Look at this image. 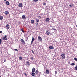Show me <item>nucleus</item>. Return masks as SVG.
<instances>
[{
	"mask_svg": "<svg viewBox=\"0 0 77 77\" xmlns=\"http://www.w3.org/2000/svg\"><path fill=\"white\" fill-rule=\"evenodd\" d=\"M6 27L7 29H9V24H7V25H6Z\"/></svg>",
	"mask_w": 77,
	"mask_h": 77,
	"instance_id": "4468645a",
	"label": "nucleus"
},
{
	"mask_svg": "<svg viewBox=\"0 0 77 77\" xmlns=\"http://www.w3.org/2000/svg\"><path fill=\"white\" fill-rule=\"evenodd\" d=\"M14 50H15V51H18V49H15Z\"/></svg>",
	"mask_w": 77,
	"mask_h": 77,
	"instance_id": "c9c22d12",
	"label": "nucleus"
},
{
	"mask_svg": "<svg viewBox=\"0 0 77 77\" xmlns=\"http://www.w3.org/2000/svg\"><path fill=\"white\" fill-rule=\"evenodd\" d=\"M69 63H70V61L69 62Z\"/></svg>",
	"mask_w": 77,
	"mask_h": 77,
	"instance_id": "79ce46f5",
	"label": "nucleus"
},
{
	"mask_svg": "<svg viewBox=\"0 0 77 77\" xmlns=\"http://www.w3.org/2000/svg\"><path fill=\"white\" fill-rule=\"evenodd\" d=\"M20 22H19V24H20Z\"/></svg>",
	"mask_w": 77,
	"mask_h": 77,
	"instance_id": "ea45409f",
	"label": "nucleus"
},
{
	"mask_svg": "<svg viewBox=\"0 0 77 77\" xmlns=\"http://www.w3.org/2000/svg\"><path fill=\"white\" fill-rule=\"evenodd\" d=\"M4 62H6V60H4Z\"/></svg>",
	"mask_w": 77,
	"mask_h": 77,
	"instance_id": "c03bdc74",
	"label": "nucleus"
},
{
	"mask_svg": "<svg viewBox=\"0 0 77 77\" xmlns=\"http://www.w3.org/2000/svg\"><path fill=\"white\" fill-rule=\"evenodd\" d=\"M35 73L37 75L38 74V70H36Z\"/></svg>",
	"mask_w": 77,
	"mask_h": 77,
	"instance_id": "412c9836",
	"label": "nucleus"
},
{
	"mask_svg": "<svg viewBox=\"0 0 77 77\" xmlns=\"http://www.w3.org/2000/svg\"><path fill=\"white\" fill-rule=\"evenodd\" d=\"M46 74H48L49 73V71L47 69L46 70Z\"/></svg>",
	"mask_w": 77,
	"mask_h": 77,
	"instance_id": "2eb2a0df",
	"label": "nucleus"
},
{
	"mask_svg": "<svg viewBox=\"0 0 77 77\" xmlns=\"http://www.w3.org/2000/svg\"><path fill=\"white\" fill-rule=\"evenodd\" d=\"M6 4L7 5H9V2L8 1H7L6 2Z\"/></svg>",
	"mask_w": 77,
	"mask_h": 77,
	"instance_id": "f3484780",
	"label": "nucleus"
},
{
	"mask_svg": "<svg viewBox=\"0 0 77 77\" xmlns=\"http://www.w3.org/2000/svg\"><path fill=\"white\" fill-rule=\"evenodd\" d=\"M74 60H75V61H76L77 62V58L75 57L74 58Z\"/></svg>",
	"mask_w": 77,
	"mask_h": 77,
	"instance_id": "393cba45",
	"label": "nucleus"
},
{
	"mask_svg": "<svg viewBox=\"0 0 77 77\" xmlns=\"http://www.w3.org/2000/svg\"><path fill=\"white\" fill-rule=\"evenodd\" d=\"M75 70H76L77 71V65L75 67Z\"/></svg>",
	"mask_w": 77,
	"mask_h": 77,
	"instance_id": "cd10ccee",
	"label": "nucleus"
},
{
	"mask_svg": "<svg viewBox=\"0 0 77 77\" xmlns=\"http://www.w3.org/2000/svg\"><path fill=\"white\" fill-rule=\"evenodd\" d=\"M6 37H7V35H5V37L4 38H3V39H5V40H7V39H8V38Z\"/></svg>",
	"mask_w": 77,
	"mask_h": 77,
	"instance_id": "1a4fd4ad",
	"label": "nucleus"
},
{
	"mask_svg": "<svg viewBox=\"0 0 77 77\" xmlns=\"http://www.w3.org/2000/svg\"><path fill=\"white\" fill-rule=\"evenodd\" d=\"M76 27H77V25H76Z\"/></svg>",
	"mask_w": 77,
	"mask_h": 77,
	"instance_id": "37998d69",
	"label": "nucleus"
},
{
	"mask_svg": "<svg viewBox=\"0 0 77 77\" xmlns=\"http://www.w3.org/2000/svg\"><path fill=\"white\" fill-rule=\"evenodd\" d=\"M38 39L39 41H42V38L40 36H38Z\"/></svg>",
	"mask_w": 77,
	"mask_h": 77,
	"instance_id": "39448f33",
	"label": "nucleus"
},
{
	"mask_svg": "<svg viewBox=\"0 0 77 77\" xmlns=\"http://www.w3.org/2000/svg\"><path fill=\"white\" fill-rule=\"evenodd\" d=\"M70 65L72 66H74V65H75V63H72L71 64H70Z\"/></svg>",
	"mask_w": 77,
	"mask_h": 77,
	"instance_id": "aec40b11",
	"label": "nucleus"
},
{
	"mask_svg": "<svg viewBox=\"0 0 77 77\" xmlns=\"http://www.w3.org/2000/svg\"><path fill=\"white\" fill-rule=\"evenodd\" d=\"M2 33V31H0V33Z\"/></svg>",
	"mask_w": 77,
	"mask_h": 77,
	"instance_id": "e433bc0d",
	"label": "nucleus"
},
{
	"mask_svg": "<svg viewBox=\"0 0 77 77\" xmlns=\"http://www.w3.org/2000/svg\"><path fill=\"white\" fill-rule=\"evenodd\" d=\"M61 58L63 59H64L65 58V54H62L61 56Z\"/></svg>",
	"mask_w": 77,
	"mask_h": 77,
	"instance_id": "f03ea898",
	"label": "nucleus"
},
{
	"mask_svg": "<svg viewBox=\"0 0 77 77\" xmlns=\"http://www.w3.org/2000/svg\"><path fill=\"white\" fill-rule=\"evenodd\" d=\"M40 1L41 0H40Z\"/></svg>",
	"mask_w": 77,
	"mask_h": 77,
	"instance_id": "de8ad7c7",
	"label": "nucleus"
},
{
	"mask_svg": "<svg viewBox=\"0 0 77 77\" xmlns=\"http://www.w3.org/2000/svg\"><path fill=\"white\" fill-rule=\"evenodd\" d=\"M33 2H37L38 1V0H33Z\"/></svg>",
	"mask_w": 77,
	"mask_h": 77,
	"instance_id": "b1692460",
	"label": "nucleus"
},
{
	"mask_svg": "<svg viewBox=\"0 0 77 77\" xmlns=\"http://www.w3.org/2000/svg\"><path fill=\"white\" fill-rule=\"evenodd\" d=\"M1 53H2V52H1Z\"/></svg>",
	"mask_w": 77,
	"mask_h": 77,
	"instance_id": "a18cd8bd",
	"label": "nucleus"
},
{
	"mask_svg": "<svg viewBox=\"0 0 77 77\" xmlns=\"http://www.w3.org/2000/svg\"><path fill=\"white\" fill-rule=\"evenodd\" d=\"M49 21H50V18H46L45 20V21L46 22H49Z\"/></svg>",
	"mask_w": 77,
	"mask_h": 77,
	"instance_id": "423d86ee",
	"label": "nucleus"
},
{
	"mask_svg": "<svg viewBox=\"0 0 77 77\" xmlns=\"http://www.w3.org/2000/svg\"><path fill=\"white\" fill-rule=\"evenodd\" d=\"M24 75H25V76H27V74H26V73H24Z\"/></svg>",
	"mask_w": 77,
	"mask_h": 77,
	"instance_id": "2f4dec72",
	"label": "nucleus"
},
{
	"mask_svg": "<svg viewBox=\"0 0 77 77\" xmlns=\"http://www.w3.org/2000/svg\"><path fill=\"white\" fill-rule=\"evenodd\" d=\"M7 0H4V1H6Z\"/></svg>",
	"mask_w": 77,
	"mask_h": 77,
	"instance_id": "a19ab883",
	"label": "nucleus"
},
{
	"mask_svg": "<svg viewBox=\"0 0 77 77\" xmlns=\"http://www.w3.org/2000/svg\"><path fill=\"white\" fill-rule=\"evenodd\" d=\"M0 77H1V76H0Z\"/></svg>",
	"mask_w": 77,
	"mask_h": 77,
	"instance_id": "49530a36",
	"label": "nucleus"
},
{
	"mask_svg": "<svg viewBox=\"0 0 77 77\" xmlns=\"http://www.w3.org/2000/svg\"><path fill=\"white\" fill-rule=\"evenodd\" d=\"M46 33L48 35H50V32H49L46 31Z\"/></svg>",
	"mask_w": 77,
	"mask_h": 77,
	"instance_id": "6ab92c4d",
	"label": "nucleus"
},
{
	"mask_svg": "<svg viewBox=\"0 0 77 77\" xmlns=\"http://www.w3.org/2000/svg\"><path fill=\"white\" fill-rule=\"evenodd\" d=\"M20 41L21 42H22V44L23 45H25V42L24 40H23V39H21Z\"/></svg>",
	"mask_w": 77,
	"mask_h": 77,
	"instance_id": "f257e3e1",
	"label": "nucleus"
},
{
	"mask_svg": "<svg viewBox=\"0 0 77 77\" xmlns=\"http://www.w3.org/2000/svg\"><path fill=\"white\" fill-rule=\"evenodd\" d=\"M30 59L32 60H33V57H31Z\"/></svg>",
	"mask_w": 77,
	"mask_h": 77,
	"instance_id": "bb28decb",
	"label": "nucleus"
},
{
	"mask_svg": "<svg viewBox=\"0 0 77 77\" xmlns=\"http://www.w3.org/2000/svg\"><path fill=\"white\" fill-rule=\"evenodd\" d=\"M19 60H22V57H19Z\"/></svg>",
	"mask_w": 77,
	"mask_h": 77,
	"instance_id": "5701e85b",
	"label": "nucleus"
},
{
	"mask_svg": "<svg viewBox=\"0 0 77 77\" xmlns=\"http://www.w3.org/2000/svg\"><path fill=\"white\" fill-rule=\"evenodd\" d=\"M26 63L27 64V65L29 66L30 65V64H29V61H27Z\"/></svg>",
	"mask_w": 77,
	"mask_h": 77,
	"instance_id": "a211bd4d",
	"label": "nucleus"
},
{
	"mask_svg": "<svg viewBox=\"0 0 77 77\" xmlns=\"http://www.w3.org/2000/svg\"><path fill=\"white\" fill-rule=\"evenodd\" d=\"M31 51L32 52V53L33 54H34V51L33 50Z\"/></svg>",
	"mask_w": 77,
	"mask_h": 77,
	"instance_id": "473e14b6",
	"label": "nucleus"
},
{
	"mask_svg": "<svg viewBox=\"0 0 77 77\" xmlns=\"http://www.w3.org/2000/svg\"><path fill=\"white\" fill-rule=\"evenodd\" d=\"M34 40H35V38H34L33 37H32V39L31 41V45H32L33 44V41H34Z\"/></svg>",
	"mask_w": 77,
	"mask_h": 77,
	"instance_id": "7ed1b4c3",
	"label": "nucleus"
},
{
	"mask_svg": "<svg viewBox=\"0 0 77 77\" xmlns=\"http://www.w3.org/2000/svg\"><path fill=\"white\" fill-rule=\"evenodd\" d=\"M49 48L50 49H53L54 48V47L53 46H50L49 47Z\"/></svg>",
	"mask_w": 77,
	"mask_h": 77,
	"instance_id": "f8f14e48",
	"label": "nucleus"
},
{
	"mask_svg": "<svg viewBox=\"0 0 77 77\" xmlns=\"http://www.w3.org/2000/svg\"><path fill=\"white\" fill-rule=\"evenodd\" d=\"M0 20H3V16H0Z\"/></svg>",
	"mask_w": 77,
	"mask_h": 77,
	"instance_id": "4be33fe9",
	"label": "nucleus"
},
{
	"mask_svg": "<svg viewBox=\"0 0 77 77\" xmlns=\"http://www.w3.org/2000/svg\"><path fill=\"white\" fill-rule=\"evenodd\" d=\"M2 43V39H0V44Z\"/></svg>",
	"mask_w": 77,
	"mask_h": 77,
	"instance_id": "7c9ffc66",
	"label": "nucleus"
},
{
	"mask_svg": "<svg viewBox=\"0 0 77 77\" xmlns=\"http://www.w3.org/2000/svg\"><path fill=\"white\" fill-rule=\"evenodd\" d=\"M55 74H57V71H55Z\"/></svg>",
	"mask_w": 77,
	"mask_h": 77,
	"instance_id": "f704fd0d",
	"label": "nucleus"
},
{
	"mask_svg": "<svg viewBox=\"0 0 77 77\" xmlns=\"http://www.w3.org/2000/svg\"><path fill=\"white\" fill-rule=\"evenodd\" d=\"M52 29H53V30H56V29H54V27H53Z\"/></svg>",
	"mask_w": 77,
	"mask_h": 77,
	"instance_id": "c85d7f7f",
	"label": "nucleus"
},
{
	"mask_svg": "<svg viewBox=\"0 0 77 77\" xmlns=\"http://www.w3.org/2000/svg\"><path fill=\"white\" fill-rule=\"evenodd\" d=\"M39 21V19H36V22L37 23H38Z\"/></svg>",
	"mask_w": 77,
	"mask_h": 77,
	"instance_id": "a878e982",
	"label": "nucleus"
},
{
	"mask_svg": "<svg viewBox=\"0 0 77 77\" xmlns=\"http://www.w3.org/2000/svg\"><path fill=\"white\" fill-rule=\"evenodd\" d=\"M44 5H46V4L45 3H44Z\"/></svg>",
	"mask_w": 77,
	"mask_h": 77,
	"instance_id": "4c0bfd02",
	"label": "nucleus"
},
{
	"mask_svg": "<svg viewBox=\"0 0 77 77\" xmlns=\"http://www.w3.org/2000/svg\"><path fill=\"white\" fill-rule=\"evenodd\" d=\"M31 22L32 24H34L35 23V21L33 20H31Z\"/></svg>",
	"mask_w": 77,
	"mask_h": 77,
	"instance_id": "ddd939ff",
	"label": "nucleus"
},
{
	"mask_svg": "<svg viewBox=\"0 0 77 77\" xmlns=\"http://www.w3.org/2000/svg\"><path fill=\"white\" fill-rule=\"evenodd\" d=\"M21 31L23 32H24V30H23V29H21Z\"/></svg>",
	"mask_w": 77,
	"mask_h": 77,
	"instance_id": "72a5a7b5",
	"label": "nucleus"
},
{
	"mask_svg": "<svg viewBox=\"0 0 77 77\" xmlns=\"http://www.w3.org/2000/svg\"><path fill=\"white\" fill-rule=\"evenodd\" d=\"M38 17H39V18H41V16H38Z\"/></svg>",
	"mask_w": 77,
	"mask_h": 77,
	"instance_id": "58836bf2",
	"label": "nucleus"
},
{
	"mask_svg": "<svg viewBox=\"0 0 77 77\" xmlns=\"http://www.w3.org/2000/svg\"><path fill=\"white\" fill-rule=\"evenodd\" d=\"M35 25H36V26H38V23H35Z\"/></svg>",
	"mask_w": 77,
	"mask_h": 77,
	"instance_id": "c756f323",
	"label": "nucleus"
},
{
	"mask_svg": "<svg viewBox=\"0 0 77 77\" xmlns=\"http://www.w3.org/2000/svg\"><path fill=\"white\" fill-rule=\"evenodd\" d=\"M19 6L20 8H21L23 7V4L21 3H20L19 4Z\"/></svg>",
	"mask_w": 77,
	"mask_h": 77,
	"instance_id": "20e7f679",
	"label": "nucleus"
},
{
	"mask_svg": "<svg viewBox=\"0 0 77 77\" xmlns=\"http://www.w3.org/2000/svg\"><path fill=\"white\" fill-rule=\"evenodd\" d=\"M35 71V68H33L32 69V72L34 73Z\"/></svg>",
	"mask_w": 77,
	"mask_h": 77,
	"instance_id": "0eeeda50",
	"label": "nucleus"
},
{
	"mask_svg": "<svg viewBox=\"0 0 77 77\" xmlns=\"http://www.w3.org/2000/svg\"><path fill=\"white\" fill-rule=\"evenodd\" d=\"M22 18L23 19H25V20L26 19V16H25V15L22 16Z\"/></svg>",
	"mask_w": 77,
	"mask_h": 77,
	"instance_id": "9b49d317",
	"label": "nucleus"
},
{
	"mask_svg": "<svg viewBox=\"0 0 77 77\" xmlns=\"http://www.w3.org/2000/svg\"><path fill=\"white\" fill-rule=\"evenodd\" d=\"M31 75L32 76H33V77H35L36 76V74L35 73H32L31 74Z\"/></svg>",
	"mask_w": 77,
	"mask_h": 77,
	"instance_id": "9d476101",
	"label": "nucleus"
},
{
	"mask_svg": "<svg viewBox=\"0 0 77 77\" xmlns=\"http://www.w3.org/2000/svg\"><path fill=\"white\" fill-rule=\"evenodd\" d=\"M5 15H8L9 14V12L8 11H5Z\"/></svg>",
	"mask_w": 77,
	"mask_h": 77,
	"instance_id": "6e6552de",
	"label": "nucleus"
},
{
	"mask_svg": "<svg viewBox=\"0 0 77 77\" xmlns=\"http://www.w3.org/2000/svg\"><path fill=\"white\" fill-rule=\"evenodd\" d=\"M69 6H70V7H72V8H73V7H74V5H73V4H71L69 5Z\"/></svg>",
	"mask_w": 77,
	"mask_h": 77,
	"instance_id": "dca6fc26",
	"label": "nucleus"
}]
</instances>
